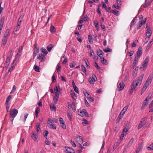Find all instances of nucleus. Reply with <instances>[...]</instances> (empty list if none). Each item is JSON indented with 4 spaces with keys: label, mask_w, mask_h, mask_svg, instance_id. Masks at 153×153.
I'll return each instance as SVG.
<instances>
[{
    "label": "nucleus",
    "mask_w": 153,
    "mask_h": 153,
    "mask_svg": "<svg viewBox=\"0 0 153 153\" xmlns=\"http://www.w3.org/2000/svg\"><path fill=\"white\" fill-rule=\"evenodd\" d=\"M53 47L52 46V45L50 44L47 47V49L48 50L49 52L51 51Z\"/></svg>",
    "instance_id": "28"
},
{
    "label": "nucleus",
    "mask_w": 153,
    "mask_h": 153,
    "mask_svg": "<svg viewBox=\"0 0 153 153\" xmlns=\"http://www.w3.org/2000/svg\"><path fill=\"white\" fill-rule=\"evenodd\" d=\"M59 91H56L55 92V96L54 97H59Z\"/></svg>",
    "instance_id": "59"
},
{
    "label": "nucleus",
    "mask_w": 153,
    "mask_h": 153,
    "mask_svg": "<svg viewBox=\"0 0 153 153\" xmlns=\"http://www.w3.org/2000/svg\"><path fill=\"white\" fill-rule=\"evenodd\" d=\"M148 100H147V99H146L144 101L141 107V110L144 109L148 103Z\"/></svg>",
    "instance_id": "8"
},
{
    "label": "nucleus",
    "mask_w": 153,
    "mask_h": 153,
    "mask_svg": "<svg viewBox=\"0 0 153 153\" xmlns=\"http://www.w3.org/2000/svg\"><path fill=\"white\" fill-rule=\"evenodd\" d=\"M20 25L18 24L17 26L14 29V31L15 32L17 31L20 28Z\"/></svg>",
    "instance_id": "37"
},
{
    "label": "nucleus",
    "mask_w": 153,
    "mask_h": 153,
    "mask_svg": "<svg viewBox=\"0 0 153 153\" xmlns=\"http://www.w3.org/2000/svg\"><path fill=\"white\" fill-rule=\"evenodd\" d=\"M39 126H40V124L38 123H37L36 125V129L38 133H39L41 130V129L40 128Z\"/></svg>",
    "instance_id": "22"
},
{
    "label": "nucleus",
    "mask_w": 153,
    "mask_h": 153,
    "mask_svg": "<svg viewBox=\"0 0 153 153\" xmlns=\"http://www.w3.org/2000/svg\"><path fill=\"white\" fill-rule=\"evenodd\" d=\"M84 100L85 105L87 107L89 106V104L85 98Z\"/></svg>",
    "instance_id": "57"
},
{
    "label": "nucleus",
    "mask_w": 153,
    "mask_h": 153,
    "mask_svg": "<svg viewBox=\"0 0 153 153\" xmlns=\"http://www.w3.org/2000/svg\"><path fill=\"white\" fill-rule=\"evenodd\" d=\"M94 26H95V27L99 26L98 22L97 20H96L94 21Z\"/></svg>",
    "instance_id": "50"
},
{
    "label": "nucleus",
    "mask_w": 153,
    "mask_h": 153,
    "mask_svg": "<svg viewBox=\"0 0 153 153\" xmlns=\"http://www.w3.org/2000/svg\"><path fill=\"white\" fill-rule=\"evenodd\" d=\"M136 18H137V17L136 16L134 18V19L131 22V27L132 25H134V22L135 20H136Z\"/></svg>",
    "instance_id": "44"
},
{
    "label": "nucleus",
    "mask_w": 153,
    "mask_h": 153,
    "mask_svg": "<svg viewBox=\"0 0 153 153\" xmlns=\"http://www.w3.org/2000/svg\"><path fill=\"white\" fill-rule=\"evenodd\" d=\"M142 53V48L141 46L139 47L138 51L137 52V58H139L141 56Z\"/></svg>",
    "instance_id": "6"
},
{
    "label": "nucleus",
    "mask_w": 153,
    "mask_h": 153,
    "mask_svg": "<svg viewBox=\"0 0 153 153\" xmlns=\"http://www.w3.org/2000/svg\"><path fill=\"white\" fill-rule=\"evenodd\" d=\"M33 69L36 71L39 72L40 71V69L39 67L37 66L36 65H35L33 67Z\"/></svg>",
    "instance_id": "16"
},
{
    "label": "nucleus",
    "mask_w": 153,
    "mask_h": 153,
    "mask_svg": "<svg viewBox=\"0 0 153 153\" xmlns=\"http://www.w3.org/2000/svg\"><path fill=\"white\" fill-rule=\"evenodd\" d=\"M16 89V86L15 85H14L13 87V89H12L11 92H10V94H11L12 93L14 92L15 91Z\"/></svg>",
    "instance_id": "45"
},
{
    "label": "nucleus",
    "mask_w": 153,
    "mask_h": 153,
    "mask_svg": "<svg viewBox=\"0 0 153 153\" xmlns=\"http://www.w3.org/2000/svg\"><path fill=\"white\" fill-rule=\"evenodd\" d=\"M146 36H148L150 38L152 34V28L150 27H149L146 30Z\"/></svg>",
    "instance_id": "4"
},
{
    "label": "nucleus",
    "mask_w": 153,
    "mask_h": 153,
    "mask_svg": "<svg viewBox=\"0 0 153 153\" xmlns=\"http://www.w3.org/2000/svg\"><path fill=\"white\" fill-rule=\"evenodd\" d=\"M71 143L74 147H75L76 146V145L74 143V142L72 140L71 141Z\"/></svg>",
    "instance_id": "56"
},
{
    "label": "nucleus",
    "mask_w": 153,
    "mask_h": 153,
    "mask_svg": "<svg viewBox=\"0 0 153 153\" xmlns=\"http://www.w3.org/2000/svg\"><path fill=\"white\" fill-rule=\"evenodd\" d=\"M67 116L68 118L71 121L72 120V114L70 112H68V111L67 112Z\"/></svg>",
    "instance_id": "20"
},
{
    "label": "nucleus",
    "mask_w": 153,
    "mask_h": 153,
    "mask_svg": "<svg viewBox=\"0 0 153 153\" xmlns=\"http://www.w3.org/2000/svg\"><path fill=\"white\" fill-rule=\"evenodd\" d=\"M94 66L98 70H100V67L97 64V63L96 62H95L94 63Z\"/></svg>",
    "instance_id": "38"
},
{
    "label": "nucleus",
    "mask_w": 153,
    "mask_h": 153,
    "mask_svg": "<svg viewBox=\"0 0 153 153\" xmlns=\"http://www.w3.org/2000/svg\"><path fill=\"white\" fill-rule=\"evenodd\" d=\"M37 59L40 60L41 62H43L45 60V59L42 57L40 54H39V56H38Z\"/></svg>",
    "instance_id": "26"
},
{
    "label": "nucleus",
    "mask_w": 153,
    "mask_h": 153,
    "mask_svg": "<svg viewBox=\"0 0 153 153\" xmlns=\"http://www.w3.org/2000/svg\"><path fill=\"white\" fill-rule=\"evenodd\" d=\"M138 59V58L136 56L134 57V60L133 64V68H134V67L136 66V64L137 62V60Z\"/></svg>",
    "instance_id": "13"
},
{
    "label": "nucleus",
    "mask_w": 153,
    "mask_h": 153,
    "mask_svg": "<svg viewBox=\"0 0 153 153\" xmlns=\"http://www.w3.org/2000/svg\"><path fill=\"white\" fill-rule=\"evenodd\" d=\"M83 120L84 121L82 123V124L83 125L84 124H88V121L86 120L83 119Z\"/></svg>",
    "instance_id": "48"
},
{
    "label": "nucleus",
    "mask_w": 153,
    "mask_h": 153,
    "mask_svg": "<svg viewBox=\"0 0 153 153\" xmlns=\"http://www.w3.org/2000/svg\"><path fill=\"white\" fill-rule=\"evenodd\" d=\"M76 141L79 144H80V143L82 144L83 143L82 137L81 136H78V137H76Z\"/></svg>",
    "instance_id": "9"
},
{
    "label": "nucleus",
    "mask_w": 153,
    "mask_h": 153,
    "mask_svg": "<svg viewBox=\"0 0 153 153\" xmlns=\"http://www.w3.org/2000/svg\"><path fill=\"white\" fill-rule=\"evenodd\" d=\"M113 6L116 9H117L120 10L121 9V7L118 6V5H113Z\"/></svg>",
    "instance_id": "63"
},
{
    "label": "nucleus",
    "mask_w": 153,
    "mask_h": 153,
    "mask_svg": "<svg viewBox=\"0 0 153 153\" xmlns=\"http://www.w3.org/2000/svg\"><path fill=\"white\" fill-rule=\"evenodd\" d=\"M103 3V4H102V7L103 8H105L106 10V9L107 8V6L104 3L103 1L102 2Z\"/></svg>",
    "instance_id": "58"
},
{
    "label": "nucleus",
    "mask_w": 153,
    "mask_h": 153,
    "mask_svg": "<svg viewBox=\"0 0 153 153\" xmlns=\"http://www.w3.org/2000/svg\"><path fill=\"white\" fill-rule=\"evenodd\" d=\"M31 136L34 140H36L37 139L38 136L34 132H33L32 135H31Z\"/></svg>",
    "instance_id": "11"
},
{
    "label": "nucleus",
    "mask_w": 153,
    "mask_h": 153,
    "mask_svg": "<svg viewBox=\"0 0 153 153\" xmlns=\"http://www.w3.org/2000/svg\"><path fill=\"white\" fill-rule=\"evenodd\" d=\"M81 68H82V71L84 73H85L86 75H87L86 73V69L82 65H81Z\"/></svg>",
    "instance_id": "24"
},
{
    "label": "nucleus",
    "mask_w": 153,
    "mask_h": 153,
    "mask_svg": "<svg viewBox=\"0 0 153 153\" xmlns=\"http://www.w3.org/2000/svg\"><path fill=\"white\" fill-rule=\"evenodd\" d=\"M10 57H7V58L6 59V63L7 64H9L10 61Z\"/></svg>",
    "instance_id": "54"
},
{
    "label": "nucleus",
    "mask_w": 153,
    "mask_h": 153,
    "mask_svg": "<svg viewBox=\"0 0 153 153\" xmlns=\"http://www.w3.org/2000/svg\"><path fill=\"white\" fill-rule=\"evenodd\" d=\"M4 17L3 16L2 17L0 22V30H1L3 27V24L4 23Z\"/></svg>",
    "instance_id": "10"
},
{
    "label": "nucleus",
    "mask_w": 153,
    "mask_h": 153,
    "mask_svg": "<svg viewBox=\"0 0 153 153\" xmlns=\"http://www.w3.org/2000/svg\"><path fill=\"white\" fill-rule=\"evenodd\" d=\"M152 78V75L151 76L150 75L149 76L148 78L147 79V80H148V81H149V82H151Z\"/></svg>",
    "instance_id": "41"
},
{
    "label": "nucleus",
    "mask_w": 153,
    "mask_h": 153,
    "mask_svg": "<svg viewBox=\"0 0 153 153\" xmlns=\"http://www.w3.org/2000/svg\"><path fill=\"white\" fill-rule=\"evenodd\" d=\"M71 95L72 97V98L75 100L76 99V96H75V93L74 92V91L72 90H71Z\"/></svg>",
    "instance_id": "12"
},
{
    "label": "nucleus",
    "mask_w": 153,
    "mask_h": 153,
    "mask_svg": "<svg viewBox=\"0 0 153 153\" xmlns=\"http://www.w3.org/2000/svg\"><path fill=\"white\" fill-rule=\"evenodd\" d=\"M62 124L61 126L64 129H65L66 128V126L64 124V123H61Z\"/></svg>",
    "instance_id": "60"
},
{
    "label": "nucleus",
    "mask_w": 153,
    "mask_h": 153,
    "mask_svg": "<svg viewBox=\"0 0 153 153\" xmlns=\"http://www.w3.org/2000/svg\"><path fill=\"white\" fill-rule=\"evenodd\" d=\"M54 90L56 91H59V92H60L59 85L56 86L55 88H54Z\"/></svg>",
    "instance_id": "29"
},
{
    "label": "nucleus",
    "mask_w": 153,
    "mask_h": 153,
    "mask_svg": "<svg viewBox=\"0 0 153 153\" xmlns=\"http://www.w3.org/2000/svg\"><path fill=\"white\" fill-rule=\"evenodd\" d=\"M12 98V95H9L7 97V98L6 100V103H5V104L6 105H8V102Z\"/></svg>",
    "instance_id": "14"
},
{
    "label": "nucleus",
    "mask_w": 153,
    "mask_h": 153,
    "mask_svg": "<svg viewBox=\"0 0 153 153\" xmlns=\"http://www.w3.org/2000/svg\"><path fill=\"white\" fill-rule=\"evenodd\" d=\"M50 108L51 110H54V111H56V107L55 105L53 104L52 106L50 105Z\"/></svg>",
    "instance_id": "33"
},
{
    "label": "nucleus",
    "mask_w": 153,
    "mask_h": 153,
    "mask_svg": "<svg viewBox=\"0 0 153 153\" xmlns=\"http://www.w3.org/2000/svg\"><path fill=\"white\" fill-rule=\"evenodd\" d=\"M84 94L85 96L88 99L91 96L90 95L88 94L86 92H85V93H84Z\"/></svg>",
    "instance_id": "43"
},
{
    "label": "nucleus",
    "mask_w": 153,
    "mask_h": 153,
    "mask_svg": "<svg viewBox=\"0 0 153 153\" xmlns=\"http://www.w3.org/2000/svg\"><path fill=\"white\" fill-rule=\"evenodd\" d=\"M152 95V94L151 93L149 94L146 99H147V100H148V101L151 98Z\"/></svg>",
    "instance_id": "46"
},
{
    "label": "nucleus",
    "mask_w": 153,
    "mask_h": 153,
    "mask_svg": "<svg viewBox=\"0 0 153 153\" xmlns=\"http://www.w3.org/2000/svg\"><path fill=\"white\" fill-rule=\"evenodd\" d=\"M84 61L86 64V67L88 68H89L90 67L89 65L88 64H89V63L88 61V59H84Z\"/></svg>",
    "instance_id": "30"
},
{
    "label": "nucleus",
    "mask_w": 153,
    "mask_h": 153,
    "mask_svg": "<svg viewBox=\"0 0 153 153\" xmlns=\"http://www.w3.org/2000/svg\"><path fill=\"white\" fill-rule=\"evenodd\" d=\"M40 109L39 108V107H38L36 108V110L35 112V113H39L40 111Z\"/></svg>",
    "instance_id": "55"
},
{
    "label": "nucleus",
    "mask_w": 153,
    "mask_h": 153,
    "mask_svg": "<svg viewBox=\"0 0 153 153\" xmlns=\"http://www.w3.org/2000/svg\"><path fill=\"white\" fill-rule=\"evenodd\" d=\"M10 117L14 118L18 113V110L15 108L13 109L10 111Z\"/></svg>",
    "instance_id": "2"
},
{
    "label": "nucleus",
    "mask_w": 153,
    "mask_h": 153,
    "mask_svg": "<svg viewBox=\"0 0 153 153\" xmlns=\"http://www.w3.org/2000/svg\"><path fill=\"white\" fill-rule=\"evenodd\" d=\"M123 117V116L121 115L120 114L117 117V120L116 123H119V122L120 121V120Z\"/></svg>",
    "instance_id": "25"
},
{
    "label": "nucleus",
    "mask_w": 153,
    "mask_h": 153,
    "mask_svg": "<svg viewBox=\"0 0 153 153\" xmlns=\"http://www.w3.org/2000/svg\"><path fill=\"white\" fill-rule=\"evenodd\" d=\"M92 79H93L94 81H97V78L95 75L93 74L92 76Z\"/></svg>",
    "instance_id": "53"
},
{
    "label": "nucleus",
    "mask_w": 153,
    "mask_h": 153,
    "mask_svg": "<svg viewBox=\"0 0 153 153\" xmlns=\"http://www.w3.org/2000/svg\"><path fill=\"white\" fill-rule=\"evenodd\" d=\"M88 3L90 4V7H92L93 6V2L89 0L88 1Z\"/></svg>",
    "instance_id": "62"
},
{
    "label": "nucleus",
    "mask_w": 153,
    "mask_h": 153,
    "mask_svg": "<svg viewBox=\"0 0 153 153\" xmlns=\"http://www.w3.org/2000/svg\"><path fill=\"white\" fill-rule=\"evenodd\" d=\"M50 31L51 32L53 33H54L55 32L56 29L54 26L52 25H51Z\"/></svg>",
    "instance_id": "21"
},
{
    "label": "nucleus",
    "mask_w": 153,
    "mask_h": 153,
    "mask_svg": "<svg viewBox=\"0 0 153 153\" xmlns=\"http://www.w3.org/2000/svg\"><path fill=\"white\" fill-rule=\"evenodd\" d=\"M97 55H103V54H104L102 51L100 49H98L97 50Z\"/></svg>",
    "instance_id": "17"
},
{
    "label": "nucleus",
    "mask_w": 153,
    "mask_h": 153,
    "mask_svg": "<svg viewBox=\"0 0 153 153\" xmlns=\"http://www.w3.org/2000/svg\"><path fill=\"white\" fill-rule=\"evenodd\" d=\"M126 135V134L125 133V134H123V132H122L121 135L120 136V140H122L123 139V137H124Z\"/></svg>",
    "instance_id": "47"
},
{
    "label": "nucleus",
    "mask_w": 153,
    "mask_h": 153,
    "mask_svg": "<svg viewBox=\"0 0 153 153\" xmlns=\"http://www.w3.org/2000/svg\"><path fill=\"white\" fill-rule=\"evenodd\" d=\"M59 98V97H54L53 98V100H54V103L56 104Z\"/></svg>",
    "instance_id": "40"
},
{
    "label": "nucleus",
    "mask_w": 153,
    "mask_h": 153,
    "mask_svg": "<svg viewBox=\"0 0 153 153\" xmlns=\"http://www.w3.org/2000/svg\"><path fill=\"white\" fill-rule=\"evenodd\" d=\"M131 47L132 48L135 47L136 46V44L135 42H133L131 44Z\"/></svg>",
    "instance_id": "64"
},
{
    "label": "nucleus",
    "mask_w": 153,
    "mask_h": 153,
    "mask_svg": "<svg viewBox=\"0 0 153 153\" xmlns=\"http://www.w3.org/2000/svg\"><path fill=\"white\" fill-rule=\"evenodd\" d=\"M44 137L47 139V136L49 132L47 130H45L44 131Z\"/></svg>",
    "instance_id": "42"
},
{
    "label": "nucleus",
    "mask_w": 153,
    "mask_h": 153,
    "mask_svg": "<svg viewBox=\"0 0 153 153\" xmlns=\"http://www.w3.org/2000/svg\"><path fill=\"white\" fill-rule=\"evenodd\" d=\"M39 51H38V50H34L33 53V58H34L37 55V53L39 52Z\"/></svg>",
    "instance_id": "34"
},
{
    "label": "nucleus",
    "mask_w": 153,
    "mask_h": 153,
    "mask_svg": "<svg viewBox=\"0 0 153 153\" xmlns=\"http://www.w3.org/2000/svg\"><path fill=\"white\" fill-rule=\"evenodd\" d=\"M143 23L141 21H139L137 25V28L138 30L140 29L141 26L143 25Z\"/></svg>",
    "instance_id": "19"
},
{
    "label": "nucleus",
    "mask_w": 153,
    "mask_h": 153,
    "mask_svg": "<svg viewBox=\"0 0 153 153\" xmlns=\"http://www.w3.org/2000/svg\"><path fill=\"white\" fill-rule=\"evenodd\" d=\"M88 39L89 40V41L90 43H93V41L92 40V37L90 36V35H88Z\"/></svg>",
    "instance_id": "39"
},
{
    "label": "nucleus",
    "mask_w": 153,
    "mask_h": 153,
    "mask_svg": "<svg viewBox=\"0 0 153 153\" xmlns=\"http://www.w3.org/2000/svg\"><path fill=\"white\" fill-rule=\"evenodd\" d=\"M42 50L41 52L45 54H46L48 53V52L46 49L42 48L41 49Z\"/></svg>",
    "instance_id": "36"
},
{
    "label": "nucleus",
    "mask_w": 153,
    "mask_h": 153,
    "mask_svg": "<svg viewBox=\"0 0 153 153\" xmlns=\"http://www.w3.org/2000/svg\"><path fill=\"white\" fill-rule=\"evenodd\" d=\"M7 38L8 37L4 36V37L3 38L2 40L3 42L2 44H3L4 45H5L7 43Z\"/></svg>",
    "instance_id": "18"
},
{
    "label": "nucleus",
    "mask_w": 153,
    "mask_h": 153,
    "mask_svg": "<svg viewBox=\"0 0 153 153\" xmlns=\"http://www.w3.org/2000/svg\"><path fill=\"white\" fill-rule=\"evenodd\" d=\"M103 51H104L105 53H107L108 52H111L112 51L111 49L109 48H107V49H103Z\"/></svg>",
    "instance_id": "27"
},
{
    "label": "nucleus",
    "mask_w": 153,
    "mask_h": 153,
    "mask_svg": "<svg viewBox=\"0 0 153 153\" xmlns=\"http://www.w3.org/2000/svg\"><path fill=\"white\" fill-rule=\"evenodd\" d=\"M124 84L123 83V82H120L118 86V88H117V89L118 91H120L123 89L124 88Z\"/></svg>",
    "instance_id": "7"
},
{
    "label": "nucleus",
    "mask_w": 153,
    "mask_h": 153,
    "mask_svg": "<svg viewBox=\"0 0 153 153\" xmlns=\"http://www.w3.org/2000/svg\"><path fill=\"white\" fill-rule=\"evenodd\" d=\"M149 61V58L148 57H147L144 61L142 65V66L143 67L144 69L146 68V66L148 64Z\"/></svg>",
    "instance_id": "3"
},
{
    "label": "nucleus",
    "mask_w": 153,
    "mask_h": 153,
    "mask_svg": "<svg viewBox=\"0 0 153 153\" xmlns=\"http://www.w3.org/2000/svg\"><path fill=\"white\" fill-rule=\"evenodd\" d=\"M134 140V138H131L129 142L128 143V144L127 145V147H130L132 144L133 143Z\"/></svg>",
    "instance_id": "15"
},
{
    "label": "nucleus",
    "mask_w": 153,
    "mask_h": 153,
    "mask_svg": "<svg viewBox=\"0 0 153 153\" xmlns=\"http://www.w3.org/2000/svg\"><path fill=\"white\" fill-rule=\"evenodd\" d=\"M144 76V74H141L137 79H136L133 80L131 88L129 92L130 94H132L134 90H135L136 87L141 84L142 80Z\"/></svg>",
    "instance_id": "1"
},
{
    "label": "nucleus",
    "mask_w": 153,
    "mask_h": 153,
    "mask_svg": "<svg viewBox=\"0 0 153 153\" xmlns=\"http://www.w3.org/2000/svg\"><path fill=\"white\" fill-rule=\"evenodd\" d=\"M143 124L142 123L140 122L139 126H138L137 128L138 129H140L143 126Z\"/></svg>",
    "instance_id": "49"
},
{
    "label": "nucleus",
    "mask_w": 153,
    "mask_h": 153,
    "mask_svg": "<svg viewBox=\"0 0 153 153\" xmlns=\"http://www.w3.org/2000/svg\"><path fill=\"white\" fill-rule=\"evenodd\" d=\"M13 51L11 50L9 52V55L7 56V57L11 58L12 57V56L13 55Z\"/></svg>",
    "instance_id": "32"
},
{
    "label": "nucleus",
    "mask_w": 153,
    "mask_h": 153,
    "mask_svg": "<svg viewBox=\"0 0 153 153\" xmlns=\"http://www.w3.org/2000/svg\"><path fill=\"white\" fill-rule=\"evenodd\" d=\"M128 129L127 128H124L123 130V131H122V132H123V134H125V133L126 134V135L127 134V132L128 131Z\"/></svg>",
    "instance_id": "61"
},
{
    "label": "nucleus",
    "mask_w": 153,
    "mask_h": 153,
    "mask_svg": "<svg viewBox=\"0 0 153 153\" xmlns=\"http://www.w3.org/2000/svg\"><path fill=\"white\" fill-rule=\"evenodd\" d=\"M67 148L65 150V152L66 153H75L74 150L72 148L69 147H65Z\"/></svg>",
    "instance_id": "5"
},
{
    "label": "nucleus",
    "mask_w": 153,
    "mask_h": 153,
    "mask_svg": "<svg viewBox=\"0 0 153 153\" xmlns=\"http://www.w3.org/2000/svg\"><path fill=\"white\" fill-rule=\"evenodd\" d=\"M84 21H87L88 20V17L87 15L86 14L84 17Z\"/></svg>",
    "instance_id": "52"
},
{
    "label": "nucleus",
    "mask_w": 153,
    "mask_h": 153,
    "mask_svg": "<svg viewBox=\"0 0 153 153\" xmlns=\"http://www.w3.org/2000/svg\"><path fill=\"white\" fill-rule=\"evenodd\" d=\"M101 62L103 64L107 65L108 64L106 60L104 59V58H102V60H101Z\"/></svg>",
    "instance_id": "31"
},
{
    "label": "nucleus",
    "mask_w": 153,
    "mask_h": 153,
    "mask_svg": "<svg viewBox=\"0 0 153 153\" xmlns=\"http://www.w3.org/2000/svg\"><path fill=\"white\" fill-rule=\"evenodd\" d=\"M147 118L146 117H145L141 119L140 122L143 124L144 122H145L147 121Z\"/></svg>",
    "instance_id": "35"
},
{
    "label": "nucleus",
    "mask_w": 153,
    "mask_h": 153,
    "mask_svg": "<svg viewBox=\"0 0 153 153\" xmlns=\"http://www.w3.org/2000/svg\"><path fill=\"white\" fill-rule=\"evenodd\" d=\"M10 32V30L9 29H7L5 31L4 33V36L7 37H8L9 36V33Z\"/></svg>",
    "instance_id": "23"
},
{
    "label": "nucleus",
    "mask_w": 153,
    "mask_h": 153,
    "mask_svg": "<svg viewBox=\"0 0 153 153\" xmlns=\"http://www.w3.org/2000/svg\"><path fill=\"white\" fill-rule=\"evenodd\" d=\"M50 126H51V128L53 129H56V125H54L53 124H51L50 125Z\"/></svg>",
    "instance_id": "51"
}]
</instances>
